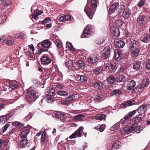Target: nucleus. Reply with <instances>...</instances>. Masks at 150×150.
<instances>
[{
    "label": "nucleus",
    "instance_id": "obj_53",
    "mask_svg": "<svg viewBox=\"0 0 150 150\" xmlns=\"http://www.w3.org/2000/svg\"><path fill=\"white\" fill-rule=\"evenodd\" d=\"M102 69L99 68H97L96 69L93 71V72L96 74H98L102 73Z\"/></svg>",
    "mask_w": 150,
    "mask_h": 150
},
{
    "label": "nucleus",
    "instance_id": "obj_47",
    "mask_svg": "<svg viewBox=\"0 0 150 150\" xmlns=\"http://www.w3.org/2000/svg\"><path fill=\"white\" fill-rule=\"evenodd\" d=\"M7 121V117L4 115L0 116V122L4 124Z\"/></svg>",
    "mask_w": 150,
    "mask_h": 150
},
{
    "label": "nucleus",
    "instance_id": "obj_62",
    "mask_svg": "<svg viewBox=\"0 0 150 150\" xmlns=\"http://www.w3.org/2000/svg\"><path fill=\"white\" fill-rule=\"evenodd\" d=\"M146 68L147 69H150V59L147 60L146 62Z\"/></svg>",
    "mask_w": 150,
    "mask_h": 150
},
{
    "label": "nucleus",
    "instance_id": "obj_13",
    "mask_svg": "<svg viewBox=\"0 0 150 150\" xmlns=\"http://www.w3.org/2000/svg\"><path fill=\"white\" fill-rule=\"evenodd\" d=\"M115 75L116 77V81L117 82H123L125 79V76L123 75L122 72L120 73H117Z\"/></svg>",
    "mask_w": 150,
    "mask_h": 150
},
{
    "label": "nucleus",
    "instance_id": "obj_35",
    "mask_svg": "<svg viewBox=\"0 0 150 150\" xmlns=\"http://www.w3.org/2000/svg\"><path fill=\"white\" fill-rule=\"evenodd\" d=\"M8 85L9 89H11L12 90L17 88L18 86L16 82L15 81L9 82Z\"/></svg>",
    "mask_w": 150,
    "mask_h": 150
},
{
    "label": "nucleus",
    "instance_id": "obj_21",
    "mask_svg": "<svg viewBox=\"0 0 150 150\" xmlns=\"http://www.w3.org/2000/svg\"><path fill=\"white\" fill-rule=\"evenodd\" d=\"M150 39V34L149 33L144 34L140 37V40L143 42L147 43Z\"/></svg>",
    "mask_w": 150,
    "mask_h": 150
},
{
    "label": "nucleus",
    "instance_id": "obj_57",
    "mask_svg": "<svg viewBox=\"0 0 150 150\" xmlns=\"http://www.w3.org/2000/svg\"><path fill=\"white\" fill-rule=\"evenodd\" d=\"M83 117V115L82 114H79L74 116V119L76 120H79L82 119Z\"/></svg>",
    "mask_w": 150,
    "mask_h": 150
},
{
    "label": "nucleus",
    "instance_id": "obj_22",
    "mask_svg": "<svg viewBox=\"0 0 150 150\" xmlns=\"http://www.w3.org/2000/svg\"><path fill=\"white\" fill-rule=\"evenodd\" d=\"M51 44V42L48 40H46L43 41L41 43H39L38 44L40 45L42 47L46 48H49Z\"/></svg>",
    "mask_w": 150,
    "mask_h": 150
},
{
    "label": "nucleus",
    "instance_id": "obj_20",
    "mask_svg": "<svg viewBox=\"0 0 150 150\" xmlns=\"http://www.w3.org/2000/svg\"><path fill=\"white\" fill-rule=\"evenodd\" d=\"M133 131H134L137 133H140L143 129V127L141 126H139L137 123H134L132 125Z\"/></svg>",
    "mask_w": 150,
    "mask_h": 150
},
{
    "label": "nucleus",
    "instance_id": "obj_4",
    "mask_svg": "<svg viewBox=\"0 0 150 150\" xmlns=\"http://www.w3.org/2000/svg\"><path fill=\"white\" fill-rule=\"evenodd\" d=\"M137 22L139 26L143 27L146 25L149 20L145 15H140L137 18Z\"/></svg>",
    "mask_w": 150,
    "mask_h": 150
},
{
    "label": "nucleus",
    "instance_id": "obj_10",
    "mask_svg": "<svg viewBox=\"0 0 150 150\" xmlns=\"http://www.w3.org/2000/svg\"><path fill=\"white\" fill-rule=\"evenodd\" d=\"M41 60L42 64L44 65H47L51 62V59L47 54H44L41 58Z\"/></svg>",
    "mask_w": 150,
    "mask_h": 150
},
{
    "label": "nucleus",
    "instance_id": "obj_61",
    "mask_svg": "<svg viewBox=\"0 0 150 150\" xmlns=\"http://www.w3.org/2000/svg\"><path fill=\"white\" fill-rule=\"evenodd\" d=\"M52 40L54 42H55L57 41V40H59L58 39L57 36L55 35H52Z\"/></svg>",
    "mask_w": 150,
    "mask_h": 150
},
{
    "label": "nucleus",
    "instance_id": "obj_46",
    "mask_svg": "<svg viewBox=\"0 0 150 150\" xmlns=\"http://www.w3.org/2000/svg\"><path fill=\"white\" fill-rule=\"evenodd\" d=\"M65 66L69 69L70 70L72 69L73 67V64L71 61H69L65 63Z\"/></svg>",
    "mask_w": 150,
    "mask_h": 150
},
{
    "label": "nucleus",
    "instance_id": "obj_11",
    "mask_svg": "<svg viewBox=\"0 0 150 150\" xmlns=\"http://www.w3.org/2000/svg\"><path fill=\"white\" fill-rule=\"evenodd\" d=\"M90 27L89 26H87L84 28L83 32L82 35L81 37L82 38H88L89 37L91 32L90 30Z\"/></svg>",
    "mask_w": 150,
    "mask_h": 150
},
{
    "label": "nucleus",
    "instance_id": "obj_55",
    "mask_svg": "<svg viewBox=\"0 0 150 150\" xmlns=\"http://www.w3.org/2000/svg\"><path fill=\"white\" fill-rule=\"evenodd\" d=\"M126 9L125 8V7L123 5L120 6V7L118 9V13H120L123 12L124 10H125Z\"/></svg>",
    "mask_w": 150,
    "mask_h": 150
},
{
    "label": "nucleus",
    "instance_id": "obj_63",
    "mask_svg": "<svg viewBox=\"0 0 150 150\" xmlns=\"http://www.w3.org/2000/svg\"><path fill=\"white\" fill-rule=\"evenodd\" d=\"M96 102H100L102 100V97L100 96H96L94 98Z\"/></svg>",
    "mask_w": 150,
    "mask_h": 150
},
{
    "label": "nucleus",
    "instance_id": "obj_14",
    "mask_svg": "<svg viewBox=\"0 0 150 150\" xmlns=\"http://www.w3.org/2000/svg\"><path fill=\"white\" fill-rule=\"evenodd\" d=\"M75 80L77 81H80L82 83H86L87 81V77L84 75H77L75 76Z\"/></svg>",
    "mask_w": 150,
    "mask_h": 150
},
{
    "label": "nucleus",
    "instance_id": "obj_9",
    "mask_svg": "<svg viewBox=\"0 0 150 150\" xmlns=\"http://www.w3.org/2000/svg\"><path fill=\"white\" fill-rule=\"evenodd\" d=\"M99 59V57L97 55H91L88 59V62L90 64H93L97 62Z\"/></svg>",
    "mask_w": 150,
    "mask_h": 150
},
{
    "label": "nucleus",
    "instance_id": "obj_44",
    "mask_svg": "<svg viewBox=\"0 0 150 150\" xmlns=\"http://www.w3.org/2000/svg\"><path fill=\"white\" fill-rule=\"evenodd\" d=\"M12 123L13 126H17L18 128L22 127H24V124L18 121L13 122Z\"/></svg>",
    "mask_w": 150,
    "mask_h": 150
},
{
    "label": "nucleus",
    "instance_id": "obj_17",
    "mask_svg": "<svg viewBox=\"0 0 150 150\" xmlns=\"http://www.w3.org/2000/svg\"><path fill=\"white\" fill-rule=\"evenodd\" d=\"M45 93L48 96H53L54 98H55L57 96L55 94V89L53 88H50L45 90Z\"/></svg>",
    "mask_w": 150,
    "mask_h": 150
},
{
    "label": "nucleus",
    "instance_id": "obj_54",
    "mask_svg": "<svg viewBox=\"0 0 150 150\" xmlns=\"http://www.w3.org/2000/svg\"><path fill=\"white\" fill-rule=\"evenodd\" d=\"M66 45L71 50L74 51V49L73 47L72 44L69 42H66Z\"/></svg>",
    "mask_w": 150,
    "mask_h": 150
},
{
    "label": "nucleus",
    "instance_id": "obj_41",
    "mask_svg": "<svg viewBox=\"0 0 150 150\" xmlns=\"http://www.w3.org/2000/svg\"><path fill=\"white\" fill-rule=\"evenodd\" d=\"M149 84L148 79H146L144 81H143L139 85L140 87L142 89L146 87Z\"/></svg>",
    "mask_w": 150,
    "mask_h": 150
},
{
    "label": "nucleus",
    "instance_id": "obj_38",
    "mask_svg": "<svg viewBox=\"0 0 150 150\" xmlns=\"http://www.w3.org/2000/svg\"><path fill=\"white\" fill-rule=\"evenodd\" d=\"M122 93V91L120 89H115L111 92V94L112 96H119Z\"/></svg>",
    "mask_w": 150,
    "mask_h": 150
},
{
    "label": "nucleus",
    "instance_id": "obj_26",
    "mask_svg": "<svg viewBox=\"0 0 150 150\" xmlns=\"http://www.w3.org/2000/svg\"><path fill=\"white\" fill-rule=\"evenodd\" d=\"M122 131H123L124 133L126 134H129L132 132L133 131L132 125L131 126H127L124 128Z\"/></svg>",
    "mask_w": 150,
    "mask_h": 150
},
{
    "label": "nucleus",
    "instance_id": "obj_43",
    "mask_svg": "<svg viewBox=\"0 0 150 150\" xmlns=\"http://www.w3.org/2000/svg\"><path fill=\"white\" fill-rule=\"evenodd\" d=\"M18 34H16V35H13V37H16L17 36V38H20L21 39H24L25 38V37L26 36V34L24 32H22L21 33H20L19 34V35L18 36L17 35H18Z\"/></svg>",
    "mask_w": 150,
    "mask_h": 150
},
{
    "label": "nucleus",
    "instance_id": "obj_31",
    "mask_svg": "<svg viewBox=\"0 0 150 150\" xmlns=\"http://www.w3.org/2000/svg\"><path fill=\"white\" fill-rule=\"evenodd\" d=\"M43 12L41 11H39L38 9L34 11L32 15V17L35 20H37L38 19V17L39 15L41 14Z\"/></svg>",
    "mask_w": 150,
    "mask_h": 150
},
{
    "label": "nucleus",
    "instance_id": "obj_51",
    "mask_svg": "<svg viewBox=\"0 0 150 150\" xmlns=\"http://www.w3.org/2000/svg\"><path fill=\"white\" fill-rule=\"evenodd\" d=\"M116 25L120 27L123 24V22L121 20H117L115 21Z\"/></svg>",
    "mask_w": 150,
    "mask_h": 150
},
{
    "label": "nucleus",
    "instance_id": "obj_64",
    "mask_svg": "<svg viewBox=\"0 0 150 150\" xmlns=\"http://www.w3.org/2000/svg\"><path fill=\"white\" fill-rule=\"evenodd\" d=\"M128 104L129 103H127V101L122 103L120 105V106H121V108H126L127 107L129 106Z\"/></svg>",
    "mask_w": 150,
    "mask_h": 150
},
{
    "label": "nucleus",
    "instance_id": "obj_45",
    "mask_svg": "<svg viewBox=\"0 0 150 150\" xmlns=\"http://www.w3.org/2000/svg\"><path fill=\"white\" fill-rule=\"evenodd\" d=\"M46 136V133L45 131L43 132L41 137V142L42 143L44 144L45 142V136Z\"/></svg>",
    "mask_w": 150,
    "mask_h": 150
},
{
    "label": "nucleus",
    "instance_id": "obj_25",
    "mask_svg": "<svg viewBox=\"0 0 150 150\" xmlns=\"http://www.w3.org/2000/svg\"><path fill=\"white\" fill-rule=\"evenodd\" d=\"M141 115L139 114L136 116L134 117L132 119V122H135V123L138 124V123L140 122L144 116H142Z\"/></svg>",
    "mask_w": 150,
    "mask_h": 150
},
{
    "label": "nucleus",
    "instance_id": "obj_56",
    "mask_svg": "<svg viewBox=\"0 0 150 150\" xmlns=\"http://www.w3.org/2000/svg\"><path fill=\"white\" fill-rule=\"evenodd\" d=\"M91 6L93 8H94L97 7V2L96 0H92L91 1Z\"/></svg>",
    "mask_w": 150,
    "mask_h": 150
},
{
    "label": "nucleus",
    "instance_id": "obj_33",
    "mask_svg": "<svg viewBox=\"0 0 150 150\" xmlns=\"http://www.w3.org/2000/svg\"><path fill=\"white\" fill-rule=\"evenodd\" d=\"M116 80L115 77L112 75H110L107 79L108 83L109 84H113Z\"/></svg>",
    "mask_w": 150,
    "mask_h": 150
},
{
    "label": "nucleus",
    "instance_id": "obj_23",
    "mask_svg": "<svg viewBox=\"0 0 150 150\" xmlns=\"http://www.w3.org/2000/svg\"><path fill=\"white\" fill-rule=\"evenodd\" d=\"M93 86L97 90H101L103 88V84L100 81L93 83Z\"/></svg>",
    "mask_w": 150,
    "mask_h": 150
},
{
    "label": "nucleus",
    "instance_id": "obj_34",
    "mask_svg": "<svg viewBox=\"0 0 150 150\" xmlns=\"http://www.w3.org/2000/svg\"><path fill=\"white\" fill-rule=\"evenodd\" d=\"M131 51L132 55L133 57H136L138 55L139 52V50L138 48H130Z\"/></svg>",
    "mask_w": 150,
    "mask_h": 150
},
{
    "label": "nucleus",
    "instance_id": "obj_29",
    "mask_svg": "<svg viewBox=\"0 0 150 150\" xmlns=\"http://www.w3.org/2000/svg\"><path fill=\"white\" fill-rule=\"evenodd\" d=\"M30 131L29 129H27L26 127H24L23 129V130L21 132V137L22 138H25L27 137V135L29 133Z\"/></svg>",
    "mask_w": 150,
    "mask_h": 150
},
{
    "label": "nucleus",
    "instance_id": "obj_32",
    "mask_svg": "<svg viewBox=\"0 0 150 150\" xmlns=\"http://www.w3.org/2000/svg\"><path fill=\"white\" fill-rule=\"evenodd\" d=\"M76 64L77 67L81 69H83L85 68V66L84 63L81 60H77L75 62Z\"/></svg>",
    "mask_w": 150,
    "mask_h": 150
},
{
    "label": "nucleus",
    "instance_id": "obj_16",
    "mask_svg": "<svg viewBox=\"0 0 150 150\" xmlns=\"http://www.w3.org/2000/svg\"><path fill=\"white\" fill-rule=\"evenodd\" d=\"M110 48L108 46L105 47L103 50V56L105 59H108L110 55Z\"/></svg>",
    "mask_w": 150,
    "mask_h": 150
},
{
    "label": "nucleus",
    "instance_id": "obj_42",
    "mask_svg": "<svg viewBox=\"0 0 150 150\" xmlns=\"http://www.w3.org/2000/svg\"><path fill=\"white\" fill-rule=\"evenodd\" d=\"M106 117L105 115L103 114H97L96 116V119L102 120H103Z\"/></svg>",
    "mask_w": 150,
    "mask_h": 150
},
{
    "label": "nucleus",
    "instance_id": "obj_60",
    "mask_svg": "<svg viewBox=\"0 0 150 150\" xmlns=\"http://www.w3.org/2000/svg\"><path fill=\"white\" fill-rule=\"evenodd\" d=\"M119 128V126L118 124H116L112 126L110 130L112 131H115L116 129H118Z\"/></svg>",
    "mask_w": 150,
    "mask_h": 150
},
{
    "label": "nucleus",
    "instance_id": "obj_7",
    "mask_svg": "<svg viewBox=\"0 0 150 150\" xmlns=\"http://www.w3.org/2000/svg\"><path fill=\"white\" fill-rule=\"evenodd\" d=\"M83 127H80L78 129L76 130L75 132L69 136L70 139L74 138L76 137H80L82 136L81 133L83 130Z\"/></svg>",
    "mask_w": 150,
    "mask_h": 150
},
{
    "label": "nucleus",
    "instance_id": "obj_58",
    "mask_svg": "<svg viewBox=\"0 0 150 150\" xmlns=\"http://www.w3.org/2000/svg\"><path fill=\"white\" fill-rule=\"evenodd\" d=\"M14 42L13 40L10 37H9L8 39L7 44L9 45H11Z\"/></svg>",
    "mask_w": 150,
    "mask_h": 150
},
{
    "label": "nucleus",
    "instance_id": "obj_39",
    "mask_svg": "<svg viewBox=\"0 0 150 150\" xmlns=\"http://www.w3.org/2000/svg\"><path fill=\"white\" fill-rule=\"evenodd\" d=\"M28 143V140L27 139H24L22 140L21 143L20 145V148H24L27 146V144Z\"/></svg>",
    "mask_w": 150,
    "mask_h": 150
},
{
    "label": "nucleus",
    "instance_id": "obj_52",
    "mask_svg": "<svg viewBox=\"0 0 150 150\" xmlns=\"http://www.w3.org/2000/svg\"><path fill=\"white\" fill-rule=\"evenodd\" d=\"M142 89L139 85L135 87L133 90L135 92H142L143 90V89Z\"/></svg>",
    "mask_w": 150,
    "mask_h": 150
},
{
    "label": "nucleus",
    "instance_id": "obj_50",
    "mask_svg": "<svg viewBox=\"0 0 150 150\" xmlns=\"http://www.w3.org/2000/svg\"><path fill=\"white\" fill-rule=\"evenodd\" d=\"M6 104L3 101L2 99H0V111L3 109H4L6 106Z\"/></svg>",
    "mask_w": 150,
    "mask_h": 150
},
{
    "label": "nucleus",
    "instance_id": "obj_19",
    "mask_svg": "<svg viewBox=\"0 0 150 150\" xmlns=\"http://www.w3.org/2000/svg\"><path fill=\"white\" fill-rule=\"evenodd\" d=\"M119 4L118 3H114L110 7L109 12L110 14L114 13L118 8Z\"/></svg>",
    "mask_w": 150,
    "mask_h": 150
},
{
    "label": "nucleus",
    "instance_id": "obj_12",
    "mask_svg": "<svg viewBox=\"0 0 150 150\" xmlns=\"http://www.w3.org/2000/svg\"><path fill=\"white\" fill-rule=\"evenodd\" d=\"M122 56L121 52L118 49H116L114 52V59L117 61L120 60Z\"/></svg>",
    "mask_w": 150,
    "mask_h": 150
},
{
    "label": "nucleus",
    "instance_id": "obj_40",
    "mask_svg": "<svg viewBox=\"0 0 150 150\" xmlns=\"http://www.w3.org/2000/svg\"><path fill=\"white\" fill-rule=\"evenodd\" d=\"M138 42L135 40L131 41L130 48L134 47V48H138Z\"/></svg>",
    "mask_w": 150,
    "mask_h": 150
},
{
    "label": "nucleus",
    "instance_id": "obj_18",
    "mask_svg": "<svg viewBox=\"0 0 150 150\" xmlns=\"http://www.w3.org/2000/svg\"><path fill=\"white\" fill-rule=\"evenodd\" d=\"M136 83L134 80H132L129 81L126 86V89L128 90H131L133 89L136 86Z\"/></svg>",
    "mask_w": 150,
    "mask_h": 150
},
{
    "label": "nucleus",
    "instance_id": "obj_15",
    "mask_svg": "<svg viewBox=\"0 0 150 150\" xmlns=\"http://www.w3.org/2000/svg\"><path fill=\"white\" fill-rule=\"evenodd\" d=\"M110 32L115 36L118 37L120 36V32L119 28L115 26H112L110 29Z\"/></svg>",
    "mask_w": 150,
    "mask_h": 150
},
{
    "label": "nucleus",
    "instance_id": "obj_59",
    "mask_svg": "<svg viewBox=\"0 0 150 150\" xmlns=\"http://www.w3.org/2000/svg\"><path fill=\"white\" fill-rule=\"evenodd\" d=\"M7 142L4 140L2 141L0 139V147H4L7 145Z\"/></svg>",
    "mask_w": 150,
    "mask_h": 150
},
{
    "label": "nucleus",
    "instance_id": "obj_2",
    "mask_svg": "<svg viewBox=\"0 0 150 150\" xmlns=\"http://www.w3.org/2000/svg\"><path fill=\"white\" fill-rule=\"evenodd\" d=\"M104 66L105 70L108 73L112 74L116 71L117 68V64L115 63L112 64L109 62L105 63Z\"/></svg>",
    "mask_w": 150,
    "mask_h": 150
},
{
    "label": "nucleus",
    "instance_id": "obj_8",
    "mask_svg": "<svg viewBox=\"0 0 150 150\" xmlns=\"http://www.w3.org/2000/svg\"><path fill=\"white\" fill-rule=\"evenodd\" d=\"M90 6V4L88 3L85 7L84 11L89 18L91 19L93 18V13L92 11Z\"/></svg>",
    "mask_w": 150,
    "mask_h": 150
},
{
    "label": "nucleus",
    "instance_id": "obj_30",
    "mask_svg": "<svg viewBox=\"0 0 150 150\" xmlns=\"http://www.w3.org/2000/svg\"><path fill=\"white\" fill-rule=\"evenodd\" d=\"M121 142L118 141H115L112 144L111 150L118 149L121 146Z\"/></svg>",
    "mask_w": 150,
    "mask_h": 150
},
{
    "label": "nucleus",
    "instance_id": "obj_27",
    "mask_svg": "<svg viewBox=\"0 0 150 150\" xmlns=\"http://www.w3.org/2000/svg\"><path fill=\"white\" fill-rule=\"evenodd\" d=\"M142 62L139 60H136L134 61L133 64V68L134 70L139 69L141 67Z\"/></svg>",
    "mask_w": 150,
    "mask_h": 150
},
{
    "label": "nucleus",
    "instance_id": "obj_49",
    "mask_svg": "<svg viewBox=\"0 0 150 150\" xmlns=\"http://www.w3.org/2000/svg\"><path fill=\"white\" fill-rule=\"evenodd\" d=\"M105 40L104 38H98L96 40V42L97 44L98 45H101L104 42Z\"/></svg>",
    "mask_w": 150,
    "mask_h": 150
},
{
    "label": "nucleus",
    "instance_id": "obj_48",
    "mask_svg": "<svg viewBox=\"0 0 150 150\" xmlns=\"http://www.w3.org/2000/svg\"><path fill=\"white\" fill-rule=\"evenodd\" d=\"M131 117L129 115V114L128 113L127 114H126L124 117V119L125 120H123L122 122H123V124L124 125H126L127 124V121Z\"/></svg>",
    "mask_w": 150,
    "mask_h": 150
},
{
    "label": "nucleus",
    "instance_id": "obj_28",
    "mask_svg": "<svg viewBox=\"0 0 150 150\" xmlns=\"http://www.w3.org/2000/svg\"><path fill=\"white\" fill-rule=\"evenodd\" d=\"M69 92L67 90L65 89L60 90L58 91L57 92V95L59 96H67V95H68Z\"/></svg>",
    "mask_w": 150,
    "mask_h": 150
},
{
    "label": "nucleus",
    "instance_id": "obj_1",
    "mask_svg": "<svg viewBox=\"0 0 150 150\" xmlns=\"http://www.w3.org/2000/svg\"><path fill=\"white\" fill-rule=\"evenodd\" d=\"M27 92L28 96L26 98V100L29 104H31L34 102L38 97L35 91L31 88L28 89Z\"/></svg>",
    "mask_w": 150,
    "mask_h": 150
},
{
    "label": "nucleus",
    "instance_id": "obj_6",
    "mask_svg": "<svg viewBox=\"0 0 150 150\" xmlns=\"http://www.w3.org/2000/svg\"><path fill=\"white\" fill-rule=\"evenodd\" d=\"M68 93V95H67V97L64 100V105L67 104L76 99V95L70 92H69Z\"/></svg>",
    "mask_w": 150,
    "mask_h": 150
},
{
    "label": "nucleus",
    "instance_id": "obj_5",
    "mask_svg": "<svg viewBox=\"0 0 150 150\" xmlns=\"http://www.w3.org/2000/svg\"><path fill=\"white\" fill-rule=\"evenodd\" d=\"M150 107V105L143 104L140 106L137 109V111L139 114L141 116H145V112L146 111L147 108Z\"/></svg>",
    "mask_w": 150,
    "mask_h": 150
},
{
    "label": "nucleus",
    "instance_id": "obj_3",
    "mask_svg": "<svg viewBox=\"0 0 150 150\" xmlns=\"http://www.w3.org/2000/svg\"><path fill=\"white\" fill-rule=\"evenodd\" d=\"M53 116L58 119H60L63 122H68L69 117H68L67 116L62 112H54L52 113Z\"/></svg>",
    "mask_w": 150,
    "mask_h": 150
},
{
    "label": "nucleus",
    "instance_id": "obj_37",
    "mask_svg": "<svg viewBox=\"0 0 150 150\" xmlns=\"http://www.w3.org/2000/svg\"><path fill=\"white\" fill-rule=\"evenodd\" d=\"M45 100H46L48 103H52L54 101L53 96H48L47 94L43 96Z\"/></svg>",
    "mask_w": 150,
    "mask_h": 150
},
{
    "label": "nucleus",
    "instance_id": "obj_24",
    "mask_svg": "<svg viewBox=\"0 0 150 150\" xmlns=\"http://www.w3.org/2000/svg\"><path fill=\"white\" fill-rule=\"evenodd\" d=\"M114 43L115 45L118 48H122L125 45V43L124 41L118 39L115 40Z\"/></svg>",
    "mask_w": 150,
    "mask_h": 150
},
{
    "label": "nucleus",
    "instance_id": "obj_36",
    "mask_svg": "<svg viewBox=\"0 0 150 150\" xmlns=\"http://www.w3.org/2000/svg\"><path fill=\"white\" fill-rule=\"evenodd\" d=\"M130 11L128 9H126L122 13V16L125 19H127L130 16Z\"/></svg>",
    "mask_w": 150,
    "mask_h": 150
}]
</instances>
